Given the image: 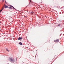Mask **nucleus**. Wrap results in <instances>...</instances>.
<instances>
[{"label":"nucleus","mask_w":64,"mask_h":64,"mask_svg":"<svg viewBox=\"0 0 64 64\" xmlns=\"http://www.w3.org/2000/svg\"><path fill=\"white\" fill-rule=\"evenodd\" d=\"M10 7H12V8L13 7V6L10 5Z\"/></svg>","instance_id":"f8f14e48"},{"label":"nucleus","mask_w":64,"mask_h":64,"mask_svg":"<svg viewBox=\"0 0 64 64\" xmlns=\"http://www.w3.org/2000/svg\"><path fill=\"white\" fill-rule=\"evenodd\" d=\"M9 61L11 62L12 63H14L15 62V60L14 58H8Z\"/></svg>","instance_id":"f257e3e1"},{"label":"nucleus","mask_w":64,"mask_h":64,"mask_svg":"<svg viewBox=\"0 0 64 64\" xmlns=\"http://www.w3.org/2000/svg\"><path fill=\"white\" fill-rule=\"evenodd\" d=\"M8 9H10V10H11L12 9V8H11V7H8Z\"/></svg>","instance_id":"1a4fd4ad"},{"label":"nucleus","mask_w":64,"mask_h":64,"mask_svg":"<svg viewBox=\"0 0 64 64\" xmlns=\"http://www.w3.org/2000/svg\"><path fill=\"white\" fill-rule=\"evenodd\" d=\"M6 51H8V52H9V50H8V48H6Z\"/></svg>","instance_id":"9b49d317"},{"label":"nucleus","mask_w":64,"mask_h":64,"mask_svg":"<svg viewBox=\"0 0 64 64\" xmlns=\"http://www.w3.org/2000/svg\"><path fill=\"white\" fill-rule=\"evenodd\" d=\"M56 11V12H57V11Z\"/></svg>","instance_id":"b1692460"},{"label":"nucleus","mask_w":64,"mask_h":64,"mask_svg":"<svg viewBox=\"0 0 64 64\" xmlns=\"http://www.w3.org/2000/svg\"><path fill=\"white\" fill-rule=\"evenodd\" d=\"M60 13L61 14H61V12H60Z\"/></svg>","instance_id":"412c9836"},{"label":"nucleus","mask_w":64,"mask_h":64,"mask_svg":"<svg viewBox=\"0 0 64 64\" xmlns=\"http://www.w3.org/2000/svg\"><path fill=\"white\" fill-rule=\"evenodd\" d=\"M22 39L23 38H22L20 37L19 38H18V40H22Z\"/></svg>","instance_id":"7ed1b4c3"},{"label":"nucleus","mask_w":64,"mask_h":64,"mask_svg":"<svg viewBox=\"0 0 64 64\" xmlns=\"http://www.w3.org/2000/svg\"><path fill=\"white\" fill-rule=\"evenodd\" d=\"M58 26H60V24H59L58 25Z\"/></svg>","instance_id":"2eb2a0df"},{"label":"nucleus","mask_w":64,"mask_h":64,"mask_svg":"<svg viewBox=\"0 0 64 64\" xmlns=\"http://www.w3.org/2000/svg\"><path fill=\"white\" fill-rule=\"evenodd\" d=\"M12 8H12V9H14V10H15L16 11H18V12H19V11L17 10V9H16V8H15L14 7V6H13Z\"/></svg>","instance_id":"39448f33"},{"label":"nucleus","mask_w":64,"mask_h":64,"mask_svg":"<svg viewBox=\"0 0 64 64\" xmlns=\"http://www.w3.org/2000/svg\"><path fill=\"white\" fill-rule=\"evenodd\" d=\"M63 36H64V34H63Z\"/></svg>","instance_id":"a878e982"},{"label":"nucleus","mask_w":64,"mask_h":64,"mask_svg":"<svg viewBox=\"0 0 64 64\" xmlns=\"http://www.w3.org/2000/svg\"><path fill=\"white\" fill-rule=\"evenodd\" d=\"M2 11V10H1L0 11V13H1V12Z\"/></svg>","instance_id":"f3484780"},{"label":"nucleus","mask_w":64,"mask_h":64,"mask_svg":"<svg viewBox=\"0 0 64 64\" xmlns=\"http://www.w3.org/2000/svg\"><path fill=\"white\" fill-rule=\"evenodd\" d=\"M20 45H22V43L21 42H20L19 43Z\"/></svg>","instance_id":"9d476101"},{"label":"nucleus","mask_w":64,"mask_h":64,"mask_svg":"<svg viewBox=\"0 0 64 64\" xmlns=\"http://www.w3.org/2000/svg\"><path fill=\"white\" fill-rule=\"evenodd\" d=\"M36 56H37V54H36V55L35 57H36Z\"/></svg>","instance_id":"5701e85b"},{"label":"nucleus","mask_w":64,"mask_h":64,"mask_svg":"<svg viewBox=\"0 0 64 64\" xmlns=\"http://www.w3.org/2000/svg\"><path fill=\"white\" fill-rule=\"evenodd\" d=\"M60 36H61V35L60 34Z\"/></svg>","instance_id":"4be33fe9"},{"label":"nucleus","mask_w":64,"mask_h":64,"mask_svg":"<svg viewBox=\"0 0 64 64\" xmlns=\"http://www.w3.org/2000/svg\"><path fill=\"white\" fill-rule=\"evenodd\" d=\"M56 7H57V8H58V6H57Z\"/></svg>","instance_id":"aec40b11"},{"label":"nucleus","mask_w":64,"mask_h":64,"mask_svg":"<svg viewBox=\"0 0 64 64\" xmlns=\"http://www.w3.org/2000/svg\"><path fill=\"white\" fill-rule=\"evenodd\" d=\"M59 8H60V6L59 7Z\"/></svg>","instance_id":"cd10ccee"},{"label":"nucleus","mask_w":64,"mask_h":64,"mask_svg":"<svg viewBox=\"0 0 64 64\" xmlns=\"http://www.w3.org/2000/svg\"><path fill=\"white\" fill-rule=\"evenodd\" d=\"M54 42H56V43H58L59 42V39L55 40H54Z\"/></svg>","instance_id":"f03ea898"},{"label":"nucleus","mask_w":64,"mask_h":64,"mask_svg":"<svg viewBox=\"0 0 64 64\" xmlns=\"http://www.w3.org/2000/svg\"><path fill=\"white\" fill-rule=\"evenodd\" d=\"M61 31H62V30H60V32H61Z\"/></svg>","instance_id":"bb28decb"},{"label":"nucleus","mask_w":64,"mask_h":64,"mask_svg":"<svg viewBox=\"0 0 64 64\" xmlns=\"http://www.w3.org/2000/svg\"><path fill=\"white\" fill-rule=\"evenodd\" d=\"M32 13V12H31Z\"/></svg>","instance_id":"c85d7f7f"},{"label":"nucleus","mask_w":64,"mask_h":64,"mask_svg":"<svg viewBox=\"0 0 64 64\" xmlns=\"http://www.w3.org/2000/svg\"><path fill=\"white\" fill-rule=\"evenodd\" d=\"M4 0H2V2H4Z\"/></svg>","instance_id":"a211bd4d"},{"label":"nucleus","mask_w":64,"mask_h":64,"mask_svg":"<svg viewBox=\"0 0 64 64\" xmlns=\"http://www.w3.org/2000/svg\"><path fill=\"white\" fill-rule=\"evenodd\" d=\"M5 3H6V4H7V2H6V0H5Z\"/></svg>","instance_id":"4468645a"},{"label":"nucleus","mask_w":64,"mask_h":64,"mask_svg":"<svg viewBox=\"0 0 64 64\" xmlns=\"http://www.w3.org/2000/svg\"><path fill=\"white\" fill-rule=\"evenodd\" d=\"M4 40H5V39H4Z\"/></svg>","instance_id":"7c9ffc66"},{"label":"nucleus","mask_w":64,"mask_h":64,"mask_svg":"<svg viewBox=\"0 0 64 64\" xmlns=\"http://www.w3.org/2000/svg\"><path fill=\"white\" fill-rule=\"evenodd\" d=\"M60 35H62V34H61Z\"/></svg>","instance_id":"393cba45"},{"label":"nucleus","mask_w":64,"mask_h":64,"mask_svg":"<svg viewBox=\"0 0 64 64\" xmlns=\"http://www.w3.org/2000/svg\"><path fill=\"white\" fill-rule=\"evenodd\" d=\"M10 12H12V11H10Z\"/></svg>","instance_id":"6ab92c4d"},{"label":"nucleus","mask_w":64,"mask_h":64,"mask_svg":"<svg viewBox=\"0 0 64 64\" xmlns=\"http://www.w3.org/2000/svg\"><path fill=\"white\" fill-rule=\"evenodd\" d=\"M12 8H12V9H14V10H15L16 11H18V12H19V11L17 10V9H16V8H15L14 7V6H13Z\"/></svg>","instance_id":"20e7f679"},{"label":"nucleus","mask_w":64,"mask_h":64,"mask_svg":"<svg viewBox=\"0 0 64 64\" xmlns=\"http://www.w3.org/2000/svg\"><path fill=\"white\" fill-rule=\"evenodd\" d=\"M30 0V2L31 3H32V2H31V0Z\"/></svg>","instance_id":"dca6fc26"},{"label":"nucleus","mask_w":64,"mask_h":64,"mask_svg":"<svg viewBox=\"0 0 64 64\" xmlns=\"http://www.w3.org/2000/svg\"><path fill=\"white\" fill-rule=\"evenodd\" d=\"M63 8H64V6H63Z\"/></svg>","instance_id":"c756f323"},{"label":"nucleus","mask_w":64,"mask_h":64,"mask_svg":"<svg viewBox=\"0 0 64 64\" xmlns=\"http://www.w3.org/2000/svg\"><path fill=\"white\" fill-rule=\"evenodd\" d=\"M2 9V11H3V10L4 9V7H3Z\"/></svg>","instance_id":"ddd939ff"},{"label":"nucleus","mask_w":64,"mask_h":64,"mask_svg":"<svg viewBox=\"0 0 64 64\" xmlns=\"http://www.w3.org/2000/svg\"><path fill=\"white\" fill-rule=\"evenodd\" d=\"M8 8V6H6V4H5L4 8H5V9H7Z\"/></svg>","instance_id":"6e6552de"},{"label":"nucleus","mask_w":64,"mask_h":64,"mask_svg":"<svg viewBox=\"0 0 64 64\" xmlns=\"http://www.w3.org/2000/svg\"><path fill=\"white\" fill-rule=\"evenodd\" d=\"M12 8H12V9H14V10H15L16 11H18V12H19V11L17 10V9H16V8H15L14 7V6H13Z\"/></svg>","instance_id":"423d86ee"},{"label":"nucleus","mask_w":64,"mask_h":64,"mask_svg":"<svg viewBox=\"0 0 64 64\" xmlns=\"http://www.w3.org/2000/svg\"><path fill=\"white\" fill-rule=\"evenodd\" d=\"M12 8H12V9H14V10H15L16 11H18V12H19V11L17 10V9H16V8H15L14 7V6H13Z\"/></svg>","instance_id":"0eeeda50"}]
</instances>
